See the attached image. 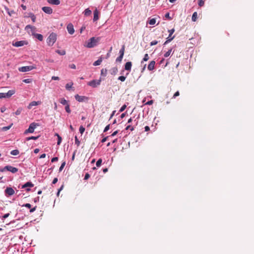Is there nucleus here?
<instances>
[{"mask_svg":"<svg viewBox=\"0 0 254 254\" xmlns=\"http://www.w3.org/2000/svg\"><path fill=\"white\" fill-rule=\"evenodd\" d=\"M100 38L92 37L86 43L85 47L88 48H93L97 45Z\"/></svg>","mask_w":254,"mask_h":254,"instance_id":"obj_1","label":"nucleus"},{"mask_svg":"<svg viewBox=\"0 0 254 254\" xmlns=\"http://www.w3.org/2000/svg\"><path fill=\"white\" fill-rule=\"evenodd\" d=\"M57 35L55 33H51L47 39V43L48 46H52L56 42L57 39Z\"/></svg>","mask_w":254,"mask_h":254,"instance_id":"obj_2","label":"nucleus"},{"mask_svg":"<svg viewBox=\"0 0 254 254\" xmlns=\"http://www.w3.org/2000/svg\"><path fill=\"white\" fill-rule=\"evenodd\" d=\"M5 171L10 172L12 173H15L18 172V169L16 167L10 165H7L0 170V171L1 172H4Z\"/></svg>","mask_w":254,"mask_h":254,"instance_id":"obj_3","label":"nucleus"},{"mask_svg":"<svg viewBox=\"0 0 254 254\" xmlns=\"http://www.w3.org/2000/svg\"><path fill=\"white\" fill-rule=\"evenodd\" d=\"M39 126V125L35 123H32L30 124L29 127L27 129L24 131V134H27L28 133H33L35 129Z\"/></svg>","mask_w":254,"mask_h":254,"instance_id":"obj_4","label":"nucleus"},{"mask_svg":"<svg viewBox=\"0 0 254 254\" xmlns=\"http://www.w3.org/2000/svg\"><path fill=\"white\" fill-rule=\"evenodd\" d=\"M14 90H9L7 93H0V99L8 98L15 93Z\"/></svg>","mask_w":254,"mask_h":254,"instance_id":"obj_5","label":"nucleus"},{"mask_svg":"<svg viewBox=\"0 0 254 254\" xmlns=\"http://www.w3.org/2000/svg\"><path fill=\"white\" fill-rule=\"evenodd\" d=\"M35 68V67L33 65L25 66L19 67L18 70L20 72H25L30 71Z\"/></svg>","mask_w":254,"mask_h":254,"instance_id":"obj_6","label":"nucleus"},{"mask_svg":"<svg viewBox=\"0 0 254 254\" xmlns=\"http://www.w3.org/2000/svg\"><path fill=\"white\" fill-rule=\"evenodd\" d=\"M101 83V80H92L88 82L87 84L91 86L92 87L95 88L97 86L99 85Z\"/></svg>","mask_w":254,"mask_h":254,"instance_id":"obj_7","label":"nucleus"},{"mask_svg":"<svg viewBox=\"0 0 254 254\" xmlns=\"http://www.w3.org/2000/svg\"><path fill=\"white\" fill-rule=\"evenodd\" d=\"M25 30H26L28 33L31 32L32 35L35 34V32L36 31V27L35 26L28 25L26 26Z\"/></svg>","mask_w":254,"mask_h":254,"instance_id":"obj_8","label":"nucleus"},{"mask_svg":"<svg viewBox=\"0 0 254 254\" xmlns=\"http://www.w3.org/2000/svg\"><path fill=\"white\" fill-rule=\"evenodd\" d=\"M67 30L69 34L72 35L74 33V29L72 23H69L66 27Z\"/></svg>","mask_w":254,"mask_h":254,"instance_id":"obj_9","label":"nucleus"},{"mask_svg":"<svg viewBox=\"0 0 254 254\" xmlns=\"http://www.w3.org/2000/svg\"><path fill=\"white\" fill-rule=\"evenodd\" d=\"M27 43L25 41H19L13 43L12 45L14 47H19L26 45Z\"/></svg>","mask_w":254,"mask_h":254,"instance_id":"obj_10","label":"nucleus"},{"mask_svg":"<svg viewBox=\"0 0 254 254\" xmlns=\"http://www.w3.org/2000/svg\"><path fill=\"white\" fill-rule=\"evenodd\" d=\"M5 193L7 194L8 196H11L13 195L15 191L14 190L10 187H7L4 190Z\"/></svg>","mask_w":254,"mask_h":254,"instance_id":"obj_11","label":"nucleus"},{"mask_svg":"<svg viewBox=\"0 0 254 254\" xmlns=\"http://www.w3.org/2000/svg\"><path fill=\"white\" fill-rule=\"evenodd\" d=\"M75 98L76 100H77V101H78L79 102H83L85 100L88 99V98L87 97L84 96H80L78 94H77L75 96Z\"/></svg>","mask_w":254,"mask_h":254,"instance_id":"obj_12","label":"nucleus"},{"mask_svg":"<svg viewBox=\"0 0 254 254\" xmlns=\"http://www.w3.org/2000/svg\"><path fill=\"white\" fill-rule=\"evenodd\" d=\"M42 10L46 13L51 14L53 13V9L49 6H44L42 8Z\"/></svg>","mask_w":254,"mask_h":254,"instance_id":"obj_13","label":"nucleus"},{"mask_svg":"<svg viewBox=\"0 0 254 254\" xmlns=\"http://www.w3.org/2000/svg\"><path fill=\"white\" fill-rule=\"evenodd\" d=\"M41 104V102L40 101H32L29 104L27 108L29 109H31L33 106H37V105H40Z\"/></svg>","mask_w":254,"mask_h":254,"instance_id":"obj_14","label":"nucleus"},{"mask_svg":"<svg viewBox=\"0 0 254 254\" xmlns=\"http://www.w3.org/2000/svg\"><path fill=\"white\" fill-rule=\"evenodd\" d=\"M47 0L49 3L51 4H53V5H58L60 4V1L59 0Z\"/></svg>","mask_w":254,"mask_h":254,"instance_id":"obj_15","label":"nucleus"},{"mask_svg":"<svg viewBox=\"0 0 254 254\" xmlns=\"http://www.w3.org/2000/svg\"><path fill=\"white\" fill-rule=\"evenodd\" d=\"M155 64V61H152L150 62L147 67L148 69L150 71L152 70L154 68Z\"/></svg>","mask_w":254,"mask_h":254,"instance_id":"obj_16","label":"nucleus"},{"mask_svg":"<svg viewBox=\"0 0 254 254\" xmlns=\"http://www.w3.org/2000/svg\"><path fill=\"white\" fill-rule=\"evenodd\" d=\"M131 66H132L131 62H128L127 63H126L125 64V69L127 70L130 71L131 70Z\"/></svg>","mask_w":254,"mask_h":254,"instance_id":"obj_17","label":"nucleus"},{"mask_svg":"<svg viewBox=\"0 0 254 254\" xmlns=\"http://www.w3.org/2000/svg\"><path fill=\"white\" fill-rule=\"evenodd\" d=\"M103 59L104 58H103L102 56L100 57L98 60L94 62L93 65L94 66L99 65L101 64Z\"/></svg>","mask_w":254,"mask_h":254,"instance_id":"obj_18","label":"nucleus"},{"mask_svg":"<svg viewBox=\"0 0 254 254\" xmlns=\"http://www.w3.org/2000/svg\"><path fill=\"white\" fill-rule=\"evenodd\" d=\"M99 19V12L97 9L94 11L93 21H96Z\"/></svg>","mask_w":254,"mask_h":254,"instance_id":"obj_19","label":"nucleus"},{"mask_svg":"<svg viewBox=\"0 0 254 254\" xmlns=\"http://www.w3.org/2000/svg\"><path fill=\"white\" fill-rule=\"evenodd\" d=\"M33 186H34V185L31 182H28L26 183L24 185H23L22 186V188L24 189V188H26L27 187H33Z\"/></svg>","mask_w":254,"mask_h":254,"instance_id":"obj_20","label":"nucleus"},{"mask_svg":"<svg viewBox=\"0 0 254 254\" xmlns=\"http://www.w3.org/2000/svg\"><path fill=\"white\" fill-rule=\"evenodd\" d=\"M35 37L38 39L40 41H42L43 40V36L42 35L40 34H34Z\"/></svg>","mask_w":254,"mask_h":254,"instance_id":"obj_21","label":"nucleus"},{"mask_svg":"<svg viewBox=\"0 0 254 254\" xmlns=\"http://www.w3.org/2000/svg\"><path fill=\"white\" fill-rule=\"evenodd\" d=\"M13 125V124H11L9 126H6V127H3L1 128V130L3 131H6L8 129H9Z\"/></svg>","mask_w":254,"mask_h":254,"instance_id":"obj_22","label":"nucleus"},{"mask_svg":"<svg viewBox=\"0 0 254 254\" xmlns=\"http://www.w3.org/2000/svg\"><path fill=\"white\" fill-rule=\"evenodd\" d=\"M91 14V11L89 8H86L84 11V14L86 16H88Z\"/></svg>","mask_w":254,"mask_h":254,"instance_id":"obj_23","label":"nucleus"},{"mask_svg":"<svg viewBox=\"0 0 254 254\" xmlns=\"http://www.w3.org/2000/svg\"><path fill=\"white\" fill-rule=\"evenodd\" d=\"M60 102L62 105H65V106L68 104V101L67 100H66L64 98L61 99L60 100Z\"/></svg>","mask_w":254,"mask_h":254,"instance_id":"obj_24","label":"nucleus"},{"mask_svg":"<svg viewBox=\"0 0 254 254\" xmlns=\"http://www.w3.org/2000/svg\"><path fill=\"white\" fill-rule=\"evenodd\" d=\"M73 85L72 82L68 83L65 85V88L67 90H70Z\"/></svg>","mask_w":254,"mask_h":254,"instance_id":"obj_25","label":"nucleus"},{"mask_svg":"<svg viewBox=\"0 0 254 254\" xmlns=\"http://www.w3.org/2000/svg\"><path fill=\"white\" fill-rule=\"evenodd\" d=\"M55 135L58 137V142L57 144L60 145L62 142V139L61 136L57 133L55 134Z\"/></svg>","mask_w":254,"mask_h":254,"instance_id":"obj_26","label":"nucleus"},{"mask_svg":"<svg viewBox=\"0 0 254 254\" xmlns=\"http://www.w3.org/2000/svg\"><path fill=\"white\" fill-rule=\"evenodd\" d=\"M125 46L123 45L119 51L120 56L124 57L125 52Z\"/></svg>","mask_w":254,"mask_h":254,"instance_id":"obj_27","label":"nucleus"},{"mask_svg":"<svg viewBox=\"0 0 254 254\" xmlns=\"http://www.w3.org/2000/svg\"><path fill=\"white\" fill-rule=\"evenodd\" d=\"M56 52L57 53H58V54L60 55H62V56H64L65 54V50H57L56 51Z\"/></svg>","mask_w":254,"mask_h":254,"instance_id":"obj_28","label":"nucleus"},{"mask_svg":"<svg viewBox=\"0 0 254 254\" xmlns=\"http://www.w3.org/2000/svg\"><path fill=\"white\" fill-rule=\"evenodd\" d=\"M172 49H170V50H169L167 52H166L164 55V56L165 58H167L168 57H169L172 53Z\"/></svg>","mask_w":254,"mask_h":254,"instance_id":"obj_29","label":"nucleus"},{"mask_svg":"<svg viewBox=\"0 0 254 254\" xmlns=\"http://www.w3.org/2000/svg\"><path fill=\"white\" fill-rule=\"evenodd\" d=\"M29 16L31 18V20H32L33 22H35V21H36V16H35V15L33 13H29Z\"/></svg>","mask_w":254,"mask_h":254,"instance_id":"obj_30","label":"nucleus"},{"mask_svg":"<svg viewBox=\"0 0 254 254\" xmlns=\"http://www.w3.org/2000/svg\"><path fill=\"white\" fill-rule=\"evenodd\" d=\"M197 13L196 12H194L192 15L191 19L193 21H195L197 19Z\"/></svg>","mask_w":254,"mask_h":254,"instance_id":"obj_31","label":"nucleus"},{"mask_svg":"<svg viewBox=\"0 0 254 254\" xmlns=\"http://www.w3.org/2000/svg\"><path fill=\"white\" fill-rule=\"evenodd\" d=\"M19 153V151L17 149L13 150L10 152V154L12 155H17Z\"/></svg>","mask_w":254,"mask_h":254,"instance_id":"obj_32","label":"nucleus"},{"mask_svg":"<svg viewBox=\"0 0 254 254\" xmlns=\"http://www.w3.org/2000/svg\"><path fill=\"white\" fill-rule=\"evenodd\" d=\"M38 138H39V136H30V137H26V140H27V141L30 140H31V139H33V140H36V139H37Z\"/></svg>","mask_w":254,"mask_h":254,"instance_id":"obj_33","label":"nucleus"},{"mask_svg":"<svg viewBox=\"0 0 254 254\" xmlns=\"http://www.w3.org/2000/svg\"><path fill=\"white\" fill-rule=\"evenodd\" d=\"M148 23L150 25H154L156 23V19L155 18H152L149 20Z\"/></svg>","mask_w":254,"mask_h":254,"instance_id":"obj_34","label":"nucleus"},{"mask_svg":"<svg viewBox=\"0 0 254 254\" xmlns=\"http://www.w3.org/2000/svg\"><path fill=\"white\" fill-rule=\"evenodd\" d=\"M175 38V36H173L172 38H169V37H168L167 38V40L165 42V43H164V45H166L167 44V43H169L170 42H171L174 38Z\"/></svg>","mask_w":254,"mask_h":254,"instance_id":"obj_35","label":"nucleus"},{"mask_svg":"<svg viewBox=\"0 0 254 254\" xmlns=\"http://www.w3.org/2000/svg\"><path fill=\"white\" fill-rule=\"evenodd\" d=\"M168 32L169 33V35L168 37H169V38H172V35L174 33L175 29H172L171 30H169Z\"/></svg>","mask_w":254,"mask_h":254,"instance_id":"obj_36","label":"nucleus"},{"mask_svg":"<svg viewBox=\"0 0 254 254\" xmlns=\"http://www.w3.org/2000/svg\"><path fill=\"white\" fill-rule=\"evenodd\" d=\"M32 79L31 78H27L23 80V82L25 83H30L32 82Z\"/></svg>","mask_w":254,"mask_h":254,"instance_id":"obj_37","label":"nucleus"},{"mask_svg":"<svg viewBox=\"0 0 254 254\" xmlns=\"http://www.w3.org/2000/svg\"><path fill=\"white\" fill-rule=\"evenodd\" d=\"M65 110L66 112L67 113H70L71 112V110L70 109V107H69V104H68V105L65 106Z\"/></svg>","mask_w":254,"mask_h":254,"instance_id":"obj_38","label":"nucleus"},{"mask_svg":"<svg viewBox=\"0 0 254 254\" xmlns=\"http://www.w3.org/2000/svg\"><path fill=\"white\" fill-rule=\"evenodd\" d=\"M22 111V109L21 108H18L16 111L15 112V114L16 115H19L21 114V112Z\"/></svg>","mask_w":254,"mask_h":254,"instance_id":"obj_39","label":"nucleus"},{"mask_svg":"<svg viewBox=\"0 0 254 254\" xmlns=\"http://www.w3.org/2000/svg\"><path fill=\"white\" fill-rule=\"evenodd\" d=\"M149 60V56L147 54H145L144 58L143 59V61L141 62V63H143V61H147Z\"/></svg>","mask_w":254,"mask_h":254,"instance_id":"obj_40","label":"nucleus"},{"mask_svg":"<svg viewBox=\"0 0 254 254\" xmlns=\"http://www.w3.org/2000/svg\"><path fill=\"white\" fill-rule=\"evenodd\" d=\"M102 162V160L101 159H98L96 164V166L98 167H100L101 165Z\"/></svg>","mask_w":254,"mask_h":254,"instance_id":"obj_41","label":"nucleus"},{"mask_svg":"<svg viewBox=\"0 0 254 254\" xmlns=\"http://www.w3.org/2000/svg\"><path fill=\"white\" fill-rule=\"evenodd\" d=\"M126 130L130 129L131 131H132L134 130V127L131 126L130 125H128L126 127Z\"/></svg>","mask_w":254,"mask_h":254,"instance_id":"obj_42","label":"nucleus"},{"mask_svg":"<svg viewBox=\"0 0 254 254\" xmlns=\"http://www.w3.org/2000/svg\"><path fill=\"white\" fill-rule=\"evenodd\" d=\"M65 162H64L62 163V164H61V165L59 168V172H61L63 170V168L65 166Z\"/></svg>","mask_w":254,"mask_h":254,"instance_id":"obj_43","label":"nucleus"},{"mask_svg":"<svg viewBox=\"0 0 254 254\" xmlns=\"http://www.w3.org/2000/svg\"><path fill=\"white\" fill-rule=\"evenodd\" d=\"M79 131L81 134H83L85 131V128L82 126H80L79 129Z\"/></svg>","mask_w":254,"mask_h":254,"instance_id":"obj_44","label":"nucleus"},{"mask_svg":"<svg viewBox=\"0 0 254 254\" xmlns=\"http://www.w3.org/2000/svg\"><path fill=\"white\" fill-rule=\"evenodd\" d=\"M75 143L78 146L80 145V141L78 139L76 136H75Z\"/></svg>","mask_w":254,"mask_h":254,"instance_id":"obj_45","label":"nucleus"},{"mask_svg":"<svg viewBox=\"0 0 254 254\" xmlns=\"http://www.w3.org/2000/svg\"><path fill=\"white\" fill-rule=\"evenodd\" d=\"M198 4L199 6H202L204 4V2L202 0H198Z\"/></svg>","mask_w":254,"mask_h":254,"instance_id":"obj_46","label":"nucleus"},{"mask_svg":"<svg viewBox=\"0 0 254 254\" xmlns=\"http://www.w3.org/2000/svg\"><path fill=\"white\" fill-rule=\"evenodd\" d=\"M123 58V56H119L117 59H116V62H121L122 61V59Z\"/></svg>","mask_w":254,"mask_h":254,"instance_id":"obj_47","label":"nucleus"},{"mask_svg":"<svg viewBox=\"0 0 254 254\" xmlns=\"http://www.w3.org/2000/svg\"><path fill=\"white\" fill-rule=\"evenodd\" d=\"M126 77L124 76H120L119 77L118 79L121 81H124L126 80Z\"/></svg>","mask_w":254,"mask_h":254,"instance_id":"obj_48","label":"nucleus"},{"mask_svg":"<svg viewBox=\"0 0 254 254\" xmlns=\"http://www.w3.org/2000/svg\"><path fill=\"white\" fill-rule=\"evenodd\" d=\"M127 108V105H124L119 110V112H123L125 109Z\"/></svg>","mask_w":254,"mask_h":254,"instance_id":"obj_49","label":"nucleus"},{"mask_svg":"<svg viewBox=\"0 0 254 254\" xmlns=\"http://www.w3.org/2000/svg\"><path fill=\"white\" fill-rule=\"evenodd\" d=\"M6 10L8 13V14L10 15V16H11L12 14L14 13V11L13 10H11V11H9V9L8 8H6Z\"/></svg>","mask_w":254,"mask_h":254,"instance_id":"obj_50","label":"nucleus"},{"mask_svg":"<svg viewBox=\"0 0 254 254\" xmlns=\"http://www.w3.org/2000/svg\"><path fill=\"white\" fill-rule=\"evenodd\" d=\"M9 216V213H6V214H5L3 216H2V217H1V220H4L6 218H7L8 216Z\"/></svg>","mask_w":254,"mask_h":254,"instance_id":"obj_51","label":"nucleus"},{"mask_svg":"<svg viewBox=\"0 0 254 254\" xmlns=\"http://www.w3.org/2000/svg\"><path fill=\"white\" fill-rule=\"evenodd\" d=\"M101 73L102 75H103L104 76H106V73H107V70L106 69H102L101 70Z\"/></svg>","mask_w":254,"mask_h":254,"instance_id":"obj_52","label":"nucleus"},{"mask_svg":"<svg viewBox=\"0 0 254 254\" xmlns=\"http://www.w3.org/2000/svg\"><path fill=\"white\" fill-rule=\"evenodd\" d=\"M110 138V136H106V137H105L103 138L102 139L101 142H102V143H104V142H105L107 139H109Z\"/></svg>","mask_w":254,"mask_h":254,"instance_id":"obj_53","label":"nucleus"},{"mask_svg":"<svg viewBox=\"0 0 254 254\" xmlns=\"http://www.w3.org/2000/svg\"><path fill=\"white\" fill-rule=\"evenodd\" d=\"M158 43V42L157 41H156V40L153 41H152V42L150 43V46H152L155 45H156Z\"/></svg>","mask_w":254,"mask_h":254,"instance_id":"obj_54","label":"nucleus"},{"mask_svg":"<svg viewBox=\"0 0 254 254\" xmlns=\"http://www.w3.org/2000/svg\"><path fill=\"white\" fill-rule=\"evenodd\" d=\"M165 17L167 18H168L169 20H171L172 18L170 16V13L167 12L165 14Z\"/></svg>","mask_w":254,"mask_h":254,"instance_id":"obj_55","label":"nucleus"},{"mask_svg":"<svg viewBox=\"0 0 254 254\" xmlns=\"http://www.w3.org/2000/svg\"><path fill=\"white\" fill-rule=\"evenodd\" d=\"M118 130L114 131L111 135L109 136L111 138V137L114 136L118 133Z\"/></svg>","mask_w":254,"mask_h":254,"instance_id":"obj_56","label":"nucleus"},{"mask_svg":"<svg viewBox=\"0 0 254 254\" xmlns=\"http://www.w3.org/2000/svg\"><path fill=\"white\" fill-rule=\"evenodd\" d=\"M109 129H110V125H108L104 128V132L107 131Z\"/></svg>","mask_w":254,"mask_h":254,"instance_id":"obj_57","label":"nucleus"},{"mask_svg":"<svg viewBox=\"0 0 254 254\" xmlns=\"http://www.w3.org/2000/svg\"><path fill=\"white\" fill-rule=\"evenodd\" d=\"M59 79H60V78L58 76H53L52 77V80H59Z\"/></svg>","mask_w":254,"mask_h":254,"instance_id":"obj_58","label":"nucleus"},{"mask_svg":"<svg viewBox=\"0 0 254 254\" xmlns=\"http://www.w3.org/2000/svg\"><path fill=\"white\" fill-rule=\"evenodd\" d=\"M180 95V93L179 91H177L174 94V96H173V98H175L176 97L179 96Z\"/></svg>","mask_w":254,"mask_h":254,"instance_id":"obj_59","label":"nucleus"},{"mask_svg":"<svg viewBox=\"0 0 254 254\" xmlns=\"http://www.w3.org/2000/svg\"><path fill=\"white\" fill-rule=\"evenodd\" d=\"M58 160V158L56 157H54L51 160V161L52 162H56Z\"/></svg>","mask_w":254,"mask_h":254,"instance_id":"obj_60","label":"nucleus"},{"mask_svg":"<svg viewBox=\"0 0 254 254\" xmlns=\"http://www.w3.org/2000/svg\"><path fill=\"white\" fill-rule=\"evenodd\" d=\"M153 100H150V101H148L147 102H146L145 104L150 105H152L153 104Z\"/></svg>","mask_w":254,"mask_h":254,"instance_id":"obj_61","label":"nucleus"},{"mask_svg":"<svg viewBox=\"0 0 254 254\" xmlns=\"http://www.w3.org/2000/svg\"><path fill=\"white\" fill-rule=\"evenodd\" d=\"M58 181V180L57 178H54V180H53L52 184H55L56 183H57Z\"/></svg>","mask_w":254,"mask_h":254,"instance_id":"obj_62","label":"nucleus"},{"mask_svg":"<svg viewBox=\"0 0 254 254\" xmlns=\"http://www.w3.org/2000/svg\"><path fill=\"white\" fill-rule=\"evenodd\" d=\"M90 177V175L89 174H88V173L86 174L85 176H84V180H87L88 179V178Z\"/></svg>","mask_w":254,"mask_h":254,"instance_id":"obj_63","label":"nucleus"},{"mask_svg":"<svg viewBox=\"0 0 254 254\" xmlns=\"http://www.w3.org/2000/svg\"><path fill=\"white\" fill-rule=\"evenodd\" d=\"M24 206L27 207V208H30L31 207V205L29 203H26Z\"/></svg>","mask_w":254,"mask_h":254,"instance_id":"obj_64","label":"nucleus"}]
</instances>
